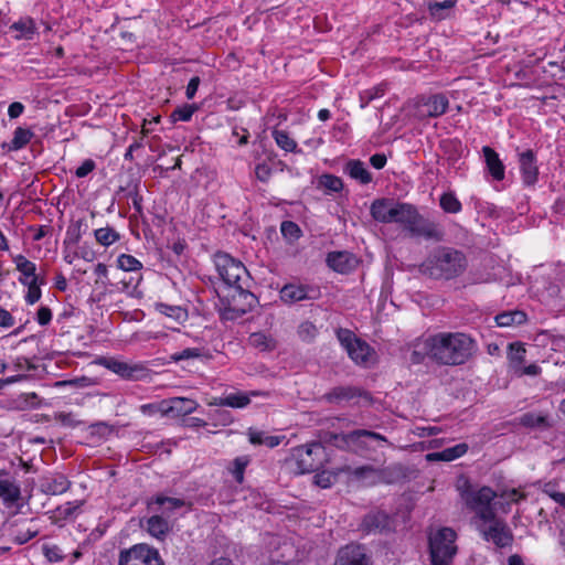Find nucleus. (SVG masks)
<instances>
[{
    "mask_svg": "<svg viewBox=\"0 0 565 565\" xmlns=\"http://www.w3.org/2000/svg\"><path fill=\"white\" fill-rule=\"evenodd\" d=\"M370 214L379 223L399 224L411 237L438 241L443 236L438 226L425 218L411 203L387 198L376 199L371 203Z\"/></svg>",
    "mask_w": 565,
    "mask_h": 565,
    "instance_id": "f257e3e1",
    "label": "nucleus"
},
{
    "mask_svg": "<svg viewBox=\"0 0 565 565\" xmlns=\"http://www.w3.org/2000/svg\"><path fill=\"white\" fill-rule=\"evenodd\" d=\"M473 340L462 332H439L419 339L412 361L419 363L425 356L441 365H460L472 355Z\"/></svg>",
    "mask_w": 565,
    "mask_h": 565,
    "instance_id": "f03ea898",
    "label": "nucleus"
},
{
    "mask_svg": "<svg viewBox=\"0 0 565 565\" xmlns=\"http://www.w3.org/2000/svg\"><path fill=\"white\" fill-rule=\"evenodd\" d=\"M467 268L466 256L449 247H438L420 265L423 274L435 279H454Z\"/></svg>",
    "mask_w": 565,
    "mask_h": 565,
    "instance_id": "7ed1b4c3",
    "label": "nucleus"
},
{
    "mask_svg": "<svg viewBox=\"0 0 565 565\" xmlns=\"http://www.w3.org/2000/svg\"><path fill=\"white\" fill-rule=\"evenodd\" d=\"M214 265L220 278L227 287L233 288L241 296H252L248 292L250 277L241 260L226 253H216Z\"/></svg>",
    "mask_w": 565,
    "mask_h": 565,
    "instance_id": "20e7f679",
    "label": "nucleus"
},
{
    "mask_svg": "<svg viewBox=\"0 0 565 565\" xmlns=\"http://www.w3.org/2000/svg\"><path fill=\"white\" fill-rule=\"evenodd\" d=\"M457 490L466 507L473 511L481 521L492 520L495 511L492 501L498 493L490 487L475 488L467 479L458 481Z\"/></svg>",
    "mask_w": 565,
    "mask_h": 565,
    "instance_id": "39448f33",
    "label": "nucleus"
},
{
    "mask_svg": "<svg viewBox=\"0 0 565 565\" xmlns=\"http://www.w3.org/2000/svg\"><path fill=\"white\" fill-rule=\"evenodd\" d=\"M326 460V449L320 443L301 445L292 449L290 465L299 475L318 470Z\"/></svg>",
    "mask_w": 565,
    "mask_h": 565,
    "instance_id": "423d86ee",
    "label": "nucleus"
},
{
    "mask_svg": "<svg viewBox=\"0 0 565 565\" xmlns=\"http://www.w3.org/2000/svg\"><path fill=\"white\" fill-rule=\"evenodd\" d=\"M456 532L450 527L439 529L429 536L431 565H450L457 553Z\"/></svg>",
    "mask_w": 565,
    "mask_h": 565,
    "instance_id": "0eeeda50",
    "label": "nucleus"
},
{
    "mask_svg": "<svg viewBox=\"0 0 565 565\" xmlns=\"http://www.w3.org/2000/svg\"><path fill=\"white\" fill-rule=\"evenodd\" d=\"M337 338L350 359L358 365L369 366L374 362L375 351L349 329H339Z\"/></svg>",
    "mask_w": 565,
    "mask_h": 565,
    "instance_id": "6e6552de",
    "label": "nucleus"
},
{
    "mask_svg": "<svg viewBox=\"0 0 565 565\" xmlns=\"http://www.w3.org/2000/svg\"><path fill=\"white\" fill-rule=\"evenodd\" d=\"M333 445L340 449L360 452L369 448V440H381L386 443V438L381 434L358 429L348 434L332 435Z\"/></svg>",
    "mask_w": 565,
    "mask_h": 565,
    "instance_id": "1a4fd4ad",
    "label": "nucleus"
},
{
    "mask_svg": "<svg viewBox=\"0 0 565 565\" xmlns=\"http://www.w3.org/2000/svg\"><path fill=\"white\" fill-rule=\"evenodd\" d=\"M119 565H164L159 552L146 544H137L120 552Z\"/></svg>",
    "mask_w": 565,
    "mask_h": 565,
    "instance_id": "9d476101",
    "label": "nucleus"
},
{
    "mask_svg": "<svg viewBox=\"0 0 565 565\" xmlns=\"http://www.w3.org/2000/svg\"><path fill=\"white\" fill-rule=\"evenodd\" d=\"M449 108V99L444 94L420 96L416 105V116L419 119L437 118L443 116Z\"/></svg>",
    "mask_w": 565,
    "mask_h": 565,
    "instance_id": "9b49d317",
    "label": "nucleus"
},
{
    "mask_svg": "<svg viewBox=\"0 0 565 565\" xmlns=\"http://www.w3.org/2000/svg\"><path fill=\"white\" fill-rule=\"evenodd\" d=\"M96 364L106 367L115 374L127 380H139L146 373V367L139 363H128L115 358L102 356L96 360Z\"/></svg>",
    "mask_w": 565,
    "mask_h": 565,
    "instance_id": "f8f14e48",
    "label": "nucleus"
},
{
    "mask_svg": "<svg viewBox=\"0 0 565 565\" xmlns=\"http://www.w3.org/2000/svg\"><path fill=\"white\" fill-rule=\"evenodd\" d=\"M486 522L489 523V526L480 529V532L487 542H492L498 547H507L512 544L513 534L504 521L494 515L492 520Z\"/></svg>",
    "mask_w": 565,
    "mask_h": 565,
    "instance_id": "ddd939ff",
    "label": "nucleus"
},
{
    "mask_svg": "<svg viewBox=\"0 0 565 565\" xmlns=\"http://www.w3.org/2000/svg\"><path fill=\"white\" fill-rule=\"evenodd\" d=\"M520 174L525 186H534L539 181V166L533 150L529 149L518 154Z\"/></svg>",
    "mask_w": 565,
    "mask_h": 565,
    "instance_id": "4468645a",
    "label": "nucleus"
},
{
    "mask_svg": "<svg viewBox=\"0 0 565 565\" xmlns=\"http://www.w3.org/2000/svg\"><path fill=\"white\" fill-rule=\"evenodd\" d=\"M198 407L199 404L194 399L173 397L161 403L160 412L167 416L180 417L193 413Z\"/></svg>",
    "mask_w": 565,
    "mask_h": 565,
    "instance_id": "2eb2a0df",
    "label": "nucleus"
},
{
    "mask_svg": "<svg viewBox=\"0 0 565 565\" xmlns=\"http://www.w3.org/2000/svg\"><path fill=\"white\" fill-rule=\"evenodd\" d=\"M334 565H371V562L363 546L349 544L339 551Z\"/></svg>",
    "mask_w": 565,
    "mask_h": 565,
    "instance_id": "dca6fc26",
    "label": "nucleus"
},
{
    "mask_svg": "<svg viewBox=\"0 0 565 565\" xmlns=\"http://www.w3.org/2000/svg\"><path fill=\"white\" fill-rule=\"evenodd\" d=\"M327 264L337 273L348 274L358 267L359 259L350 252H332L327 256Z\"/></svg>",
    "mask_w": 565,
    "mask_h": 565,
    "instance_id": "f3484780",
    "label": "nucleus"
},
{
    "mask_svg": "<svg viewBox=\"0 0 565 565\" xmlns=\"http://www.w3.org/2000/svg\"><path fill=\"white\" fill-rule=\"evenodd\" d=\"M263 396L266 393L258 391H250L249 393L235 392L225 396L214 397L210 405L213 406H227L232 408H244L250 403L252 396Z\"/></svg>",
    "mask_w": 565,
    "mask_h": 565,
    "instance_id": "a211bd4d",
    "label": "nucleus"
},
{
    "mask_svg": "<svg viewBox=\"0 0 565 565\" xmlns=\"http://www.w3.org/2000/svg\"><path fill=\"white\" fill-rule=\"evenodd\" d=\"M13 263L15 264L17 270L20 273L19 282L21 285H30L36 281L43 280L36 274V265L35 263L29 260L23 255H17L13 257Z\"/></svg>",
    "mask_w": 565,
    "mask_h": 565,
    "instance_id": "6ab92c4d",
    "label": "nucleus"
},
{
    "mask_svg": "<svg viewBox=\"0 0 565 565\" xmlns=\"http://www.w3.org/2000/svg\"><path fill=\"white\" fill-rule=\"evenodd\" d=\"M390 516L382 511H375L366 514L361 523V530L366 533L383 532L390 529Z\"/></svg>",
    "mask_w": 565,
    "mask_h": 565,
    "instance_id": "aec40b11",
    "label": "nucleus"
},
{
    "mask_svg": "<svg viewBox=\"0 0 565 565\" xmlns=\"http://www.w3.org/2000/svg\"><path fill=\"white\" fill-rule=\"evenodd\" d=\"M484 162L489 174L495 181H502L505 177V166L500 159L498 152L489 146L482 148Z\"/></svg>",
    "mask_w": 565,
    "mask_h": 565,
    "instance_id": "412c9836",
    "label": "nucleus"
},
{
    "mask_svg": "<svg viewBox=\"0 0 565 565\" xmlns=\"http://www.w3.org/2000/svg\"><path fill=\"white\" fill-rule=\"evenodd\" d=\"M10 30L15 32L14 39L31 41L34 39L36 34V25L33 19L31 18H21L18 21L13 22L10 25Z\"/></svg>",
    "mask_w": 565,
    "mask_h": 565,
    "instance_id": "4be33fe9",
    "label": "nucleus"
},
{
    "mask_svg": "<svg viewBox=\"0 0 565 565\" xmlns=\"http://www.w3.org/2000/svg\"><path fill=\"white\" fill-rule=\"evenodd\" d=\"M151 503H154L159 507V510L163 513V514H172L174 511L181 509V508H184L186 507L188 510L191 509V503L190 502H186L185 500L183 499H179V498H171V497H166V495H162V494H158L156 495Z\"/></svg>",
    "mask_w": 565,
    "mask_h": 565,
    "instance_id": "5701e85b",
    "label": "nucleus"
},
{
    "mask_svg": "<svg viewBox=\"0 0 565 565\" xmlns=\"http://www.w3.org/2000/svg\"><path fill=\"white\" fill-rule=\"evenodd\" d=\"M468 450L467 444H458L454 447L446 448L438 452L426 455L428 461H452L463 456Z\"/></svg>",
    "mask_w": 565,
    "mask_h": 565,
    "instance_id": "b1692460",
    "label": "nucleus"
},
{
    "mask_svg": "<svg viewBox=\"0 0 565 565\" xmlns=\"http://www.w3.org/2000/svg\"><path fill=\"white\" fill-rule=\"evenodd\" d=\"M248 440L250 444L255 446L264 445L268 448H275L277 447L281 440L284 439V436H274L268 435L267 433L254 428H249L247 431Z\"/></svg>",
    "mask_w": 565,
    "mask_h": 565,
    "instance_id": "393cba45",
    "label": "nucleus"
},
{
    "mask_svg": "<svg viewBox=\"0 0 565 565\" xmlns=\"http://www.w3.org/2000/svg\"><path fill=\"white\" fill-rule=\"evenodd\" d=\"M344 171L350 178L356 180L361 184H367L372 181V175L365 164L360 160H351L345 164Z\"/></svg>",
    "mask_w": 565,
    "mask_h": 565,
    "instance_id": "a878e982",
    "label": "nucleus"
},
{
    "mask_svg": "<svg viewBox=\"0 0 565 565\" xmlns=\"http://www.w3.org/2000/svg\"><path fill=\"white\" fill-rule=\"evenodd\" d=\"M20 487L8 479H0V499L8 507L13 505L20 499Z\"/></svg>",
    "mask_w": 565,
    "mask_h": 565,
    "instance_id": "bb28decb",
    "label": "nucleus"
},
{
    "mask_svg": "<svg viewBox=\"0 0 565 565\" xmlns=\"http://www.w3.org/2000/svg\"><path fill=\"white\" fill-rule=\"evenodd\" d=\"M42 487L45 493L57 495L66 492L71 487V482L64 475H55L46 479Z\"/></svg>",
    "mask_w": 565,
    "mask_h": 565,
    "instance_id": "cd10ccee",
    "label": "nucleus"
},
{
    "mask_svg": "<svg viewBox=\"0 0 565 565\" xmlns=\"http://www.w3.org/2000/svg\"><path fill=\"white\" fill-rule=\"evenodd\" d=\"M248 343L260 352H269L276 349V340L265 332H254L248 338Z\"/></svg>",
    "mask_w": 565,
    "mask_h": 565,
    "instance_id": "c85d7f7f",
    "label": "nucleus"
},
{
    "mask_svg": "<svg viewBox=\"0 0 565 565\" xmlns=\"http://www.w3.org/2000/svg\"><path fill=\"white\" fill-rule=\"evenodd\" d=\"M307 297V288L305 286L289 284L280 290V299L287 303L300 301Z\"/></svg>",
    "mask_w": 565,
    "mask_h": 565,
    "instance_id": "c756f323",
    "label": "nucleus"
},
{
    "mask_svg": "<svg viewBox=\"0 0 565 565\" xmlns=\"http://www.w3.org/2000/svg\"><path fill=\"white\" fill-rule=\"evenodd\" d=\"M525 353H526V350H525L524 345L521 343H511L509 345L508 360H509V369L512 373L518 371V369L524 364Z\"/></svg>",
    "mask_w": 565,
    "mask_h": 565,
    "instance_id": "7c9ffc66",
    "label": "nucleus"
},
{
    "mask_svg": "<svg viewBox=\"0 0 565 565\" xmlns=\"http://www.w3.org/2000/svg\"><path fill=\"white\" fill-rule=\"evenodd\" d=\"M317 188L323 190L327 194L338 193L343 189V182L341 178L324 173L318 178Z\"/></svg>",
    "mask_w": 565,
    "mask_h": 565,
    "instance_id": "2f4dec72",
    "label": "nucleus"
},
{
    "mask_svg": "<svg viewBox=\"0 0 565 565\" xmlns=\"http://www.w3.org/2000/svg\"><path fill=\"white\" fill-rule=\"evenodd\" d=\"M156 310L178 323H182L188 320V311L180 306H171L160 302L156 303Z\"/></svg>",
    "mask_w": 565,
    "mask_h": 565,
    "instance_id": "473e14b6",
    "label": "nucleus"
},
{
    "mask_svg": "<svg viewBox=\"0 0 565 565\" xmlns=\"http://www.w3.org/2000/svg\"><path fill=\"white\" fill-rule=\"evenodd\" d=\"M348 473L356 480L364 481L366 484H373L380 478L379 470L372 466H362L354 469L348 468Z\"/></svg>",
    "mask_w": 565,
    "mask_h": 565,
    "instance_id": "72a5a7b5",
    "label": "nucleus"
},
{
    "mask_svg": "<svg viewBox=\"0 0 565 565\" xmlns=\"http://www.w3.org/2000/svg\"><path fill=\"white\" fill-rule=\"evenodd\" d=\"M96 242L103 247H109L120 239V234L110 226L100 227L94 231Z\"/></svg>",
    "mask_w": 565,
    "mask_h": 565,
    "instance_id": "f704fd0d",
    "label": "nucleus"
},
{
    "mask_svg": "<svg viewBox=\"0 0 565 565\" xmlns=\"http://www.w3.org/2000/svg\"><path fill=\"white\" fill-rule=\"evenodd\" d=\"M147 529L150 535L163 539L170 530L169 523L160 515H152L147 521Z\"/></svg>",
    "mask_w": 565,
    "mask_h": 565,
    "instance_id": "c9c22d12",
    "label": "nucleus"
},
{
    "mask_svg": "<svg viewBox=\"0 0 565 565\" xmlns=\"http://www.w3.org/2000/svg\"><path fill=\"white\" fill-rule=\"evenodd\" d=\"M439 205L446 213L457 214L462 210V204L454 192H445L439 199Z\"/></svg>",
    "mask_w": 565,
    "mask_h": 565,
    "instance_id": "e433bc0d",
    "label": "nucleus"
},
{
    "mask_svg": "<svg viewBox=\"0 0 565 565\" xmlns=\"http://www.w3.org/2000/svg\"><path fill=\"white\" fill-rule=\"evenodd\" d=\"M33 136L34 134L30 129L18 127L13 132V138L9 146L10 150L17 151L24 148Z\"/></svg>",
    "mask_w": 565,
    "mask_h": 565,
    "instance_id": "4c0bfd02",
    "label": "nucleus"
},
{
    "mask_svg": "<svg viewBox=\"0 0 565 565\" xmlns=\"http://www.w3.org/2000/svg\"><path fill=\"white\" fill-rule=\"evenodd\" d=\"M273 138L277 146L287 152H297V142L289 136L285 130L275 129L273 131Z\"/></svg>",
    "mask_w": 565,
    "mask_h": 565,
    "instance_id": "58836bf2",
    "label": "nucleus"
},
{
    "mask_svg": "<svg viewBox=\"0 0 565 565\" xmlns=\"http://www.w3.org/2000/svg\"><path fill=\"white\" fill-rule=\"evenodd\" d=\"M249 462V456L244 455L236 457L228 467L230 472L233 475L237 483H242L244 481V472Z\"/></svg>",
    "mask_w": 565,
    "mask_h": 565,
    "instance_id": "ea45409f",
    "label": "nucleus"
},
{
    "mask_svg": "<svg viewBox=\"0 0 565 565\" xmlns=\"http://www.w3.org/2000/svg\"><path fill=\"white\" fill-rule=\"evenodd\" d=\"M457 0H444L428 3V11L430 15L437 20H443L447 17L446 10L455 7Z\"/></svg>",
    "mask_w": 565,
    "mask_h": 565,
    "instance_id": "a19ab883",
    "label": "nucleus"
},
{
    "mask_svg": "<svg viewBox=\"0 0 565 565\" xmlns=\"http://www.w3.org/2000/svg\"><path fill=\"white\" fill-rule=\"evenodd\" d=\"M355 396V391L352 387L349 386H338L332 388L330 392H328L324 395V398L328 402H340V401H348Z\"/></svg>",
    "mask_w": 565,
    "mask_h": 565,
    "instance_id": "79ce46f5",
    "label": "nucleus"
},
{
    "mask_svg": "<svg viewBox=\"0 0 565 565\" xmlns=\"http://www.w3.org/2000/svg\"><path fill=\"white\" fill-rule=\"evenodd\" d=\"M117 267L124 271H138L142 269V264L132 255L120 254L117 257Z\"/></svg>",
    "mask_w": 565,
    "mask_h": 565,
    "instance_id": "37998d69",
    "label": "nucleus"
},
{
    "mask_svg": "<svg viewBox=\"0 0 565 565\" xmlns=\"http://www.w3.org/2000/svg\"><path fill=\"white\" fill-rule=\"evenodd\" d=\"M524 317V313L520 311L503 312L495 317V321L500 327H510L514 323H521Z\"/></svg>",
    "mask_w": 565,
    "mask_h": 565,
    "instance_id": "c03bdc74",
    "label": "nucleus"
},
{
    "mask_svg": "<svg viewBox=\"0 0 565 565\" xmlns=\"http://www.w3.org/2000/svg\"><path fill=\"white\" fill-rule=\"evenodd\" d=\"M86 224L84 220H77L76 222L72 223L66 231V238L76 244L82 238L83 234L85 233Z\"/></svg>",
    "mask_w": 565,
    "mask_h": 565,
    "instance_id": "a18cd8bd",
    "label": "nucleus"
},
{
    "mask_svg": "<svg viewBox=\"0 0 565 565\" xmlns=\"http://www.w3.org/2000/svg\"><path fill=\"white\" fill-rule=\"evenodd\" d=\"M520 423L525 427H543L546 426V417L541 414L525 413L521 416Z\"/></svg>",
    "mask_w": 565,
    "mask_h": 565,
    "instance_id": "49530a36",
    "label": "nucleus"
},
{
    "mask_svg": "<svg viewBox=\"0 0 565 565\" xmlns=\"http://www.w3.org/2000/svg\"><path fill=\"white\" fill-rule=\"evenodd\" d=\"M196 109L195 105H183L173 110L171 118L173 121H190Z\"/></svg>",
    "mask_w": 565,
    "mask_h": 565,
    "instance_id": "de8ad7c7",
    "label": "nucleus"
},
{
    "mask_svg": "<svg viewBox=\"0 0 565 565\" xmlns=\"http://www.w3.org/2000/svg\"><path fill=\"white\" fill-rule=\"evenodd\" d=\"M44 284V280L36 281L30 285H24L28 288V291L24 296L25 302L29 305H34L38 302L42 296L41 285Z\"/></svg>",
    "mask_w": 565,
    "mask_h": 565,
    "instance_id": "09e8293b",
    "label": "nucleus"
},
{
    "mask_svg": "<svg viewBox=\"0 0 565 565\" xmlns=\"http://www.w3.org/2000/svg\"><path fill=\"white\" fill-rule=\"evenodd\" d=\"M280 231L284 237L290 241L297 239L301 235L300 227L291 221H284L280 225Z\"/></svg>",
    "mask_w": 565,
    "mask_h": 565,
    "instance_id": "8fccbe9b",
    "label": "nucleus"
},
{
    "mask_svg": "<svg viewBox=\"0 0 565 565\" xmlns=\"http://www.w3.org/2000/svg\"><path fill=\"white\" fill-rule=\"evenodd\" d=\"M43 554L49 562H61L64 558L62 548L54 544H44Z\"/></svg>",
    "mask_w": 565,
    "mask_h": 565,
    "instance_id": "3c124183",
    "label": "nucleus"
},
{
    "mask_svg": "<svg viewBox=\"0 0 565 565\" xmlns=\"http://www.w3.org/2000/svg\"><path fill=\"white\" fill-rule=\"evenodd\" d=\"M497 497L505 500L508 505L510 503H518L519 501L525 499V495L518 489H504Z\"/></svg>",
    "mask_w": 565,
    "mask_h": 565,
    "instance_id": "603ef678",
    "label": "nucleus"
},
{
    "mask_svg": "<svg viewBox=\"0 0 565 565\" xmlns=\"http://www.w3.org/2000/svg\"><path fill=\"white\" fill-rule=\"evenodd\" d=\"M298 334L302 340L309 341L317 334L316 326L310 321H305L299 326Z\"/></svg>",
    "mask_w": 565,
    "mask_h": 565,
    "instance_id": "864d4df0",
    "label": "nucleus"
},
{
    "mask_svg": "<svg viewBox=\"0 0 565 565\" xmlns=\"http://www.w3.org/2000/svg\"><path fill=\"white\" fill-rule=\"evenodd\" d=\"M542 372V369L536 363H531L529 365H521V367L518 369L513 374L515 376H537Z\"/></svg>",
    "mask_w": 565,
    "mask_h": 565,
    "instance_id": "5fc2aeb1",
    "label": "nucleus"
},
{
    "mask_svg": "<svg viewBox=\"0 0 565 565\" xmlns=\"http://www.w3.org/2000/svg\"><path fill=\"white\" fill-rule=\"evenodd\" d=\"M384 94V90L383 88L381 87H375L373 89H367V90H364L363 93H361L360 95V98H361V107L364 108L369 105V103L371 100H373L374 98L376 97H381L383 96Z\"/></svg>",
    "mask_w": 565,
    "mask_h": 565,
    "instance_id": "6e6d98bb",
    "label": "nucleus"
},
{
    "mask_svg": "<svg viewBox=\"0 0 565 565\" xmlns=\"http://www.w3.org/2000/svg\"><path fill=\"white\" fill-rule=\"evenodd\" d=\"M201 356V350L198 348H188L182 350L181 352L174 353L172 359L174 361L195 359Z\"/></svg>",
    "mask_w": 565,
    "mask_h": 565,
    "instance_id": "4d7b16f0",
    "label": "nucleus"
},
{
    "mask_svg": "<svg viewBox=\"0 0 565 565\" xmlns=\"http://www.w3.org/2000/svg\"><path fill=\"white\" fill-rule=\"evenodd\" d=\"M256 178L262 182H267L271 175V168L268 163H258L255 168Z\"/></svg>",
    "mask_w": 565,
    "mask_h": 565,
    "instance_id": "13d9d810",
    "label": "nucleus"
},
{
    "mask_svg": "<svg viewBox=\"0 0 565 565\" xmlns=\"http://www.w3.org/2000/svg\"><path fill=\"white\" fill-rule=\"evenodd\" d=\"M96 168V163L92 159H86L82 162V164L76 169L75 175L77 178H85Z\"/></svg>",
    "mask_w": 565,
    "mask_h": 565,
    "instance_id": "bf43d9fd",
    "label": "nucleus"
},
{
    "mask_svg": "<svg viewBox=\"0 0 565 565\" xmlns=\"http://www.w3.org/2000/svg\"><path fill=\"white\" fill-rule=\"evenodd\" d=\"M52 320V311L49 307L42 306L36 312V321L40 326H47Z\"/></svg>",
    "mask_w": 565,
    "mask_h": 565,
    "instance_id": "052dcab7",
    "label": "nucleus"
},
{
    "mask_svg": "<svg viewBox=\"0 0 565 565\" xmlns=\"http://www.w3.org/2000/svg\"><path fill=\"white\" fill-rule=\"evenodd\" d=\"M15 323L14 317L6 309L0 307V327L1 328H11Z\"/></svg>",
    "mask_w": 565,
    "mask_h": 565,
    "instance_id": "680f3d73",
    "label": "nucleus"
},
{
    "mask_svg": "<svg viewBox=\"0 0 565 565\" xmlns=\"http://www.w3.org/2000/svg\"><path fill=\"white\" fill-rule=\"evenodd\" d=\"M79 509V504L75 502H66L58 508L60 514L64 518L72 516Z\"/></svg>",
    "mask_w": 565,
    "mask_h": 565,
    "instance_id": "e2e57ef3",
    "label": "nucleus"
},
{
    "mask_svg": "<svg viewBox=\"0 0 565 565\" xmlns=\"http://www.w3.org/2000/svg\"><path fill=\"white\" fill-rule=\"evenodd\" d=\"M199 85H200V78L198 76H194L189 81L186 90H185V95H186L188 99H192L195 96Z\"/></svg>",
    "mask_w": 565,
    "mask_h": 565,
    "instance_id": "0e129e2a",
    "label": "nucleus"
},
{
    "mask_svg": "<svg viewBox=\"0 0 565 565\" xmlns=\"http://www.w3.org/2000/svg\"><path fill=\"white\" fill-rule=\"evenodd\" d=\"M23 111H24L23 104L20 102H14V103L10 104V106L8 108V116L11 119H14V118L20 117L23 114Z\"/></svg>",
    "mask_w": 565,
    "mask_h": 565,
    "instance_id": "69168bd1",
    "label": "nucleus"
},
{
    "mask_svg": "<svg viewBox=\"0 0 565 565\" xmlns=\"http://www.w3.org/2000/svg\"><path fill=\"white\" fill-rule=\"evenodd\" d=\"M331 479V475L322 472L316 476V483L322 488H329L332 483Z\"/></svg>",
    "mask_w": 565,
    "mask_h": 565,
    "instance_id": "338daca9",
    "label": "nucleus"
},
{
    "mask_svg": "<svg viewBox=\"0 0 565 565\" xmlns=\"http://www.w3.org/2000/svg\"><path fill=\"white\" fill-rule=\"evenodd\" d=\"M370 162L375 169H382L386 164V157L382 153H375L370 158Z\"/></svg>",
    "mask_w": 565,
    "mask_h": 565,
    "instance_id": "774afa93",
    "label": "nucleus"
}]
</instances>
